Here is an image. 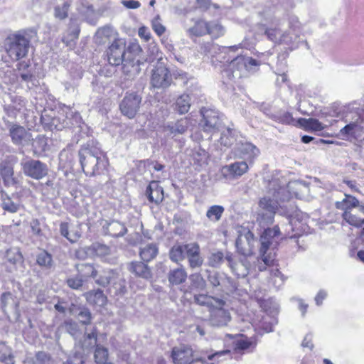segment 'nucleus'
Listing matches in <instances>:
<instances>
[{"label": "nucleus", "instance_id": "nucleus-43", "mask_svg": "<svg viewBox=\"0 0 364 364\" xmlns=\"http://www.w3.org/2000/svg\"><path fill=\"white\" fill-rule=\"evenodd\" d=\"M0 173L5 186H12L17 183L16 179L14 177L13 168L10 166H4L1 168Z\"/></svg>", "mask_w": 364, "mask_h": 364}, {"label": "nucleus", "instance_id": "nucleus-22", "mask_svg": "<svg viewBox=\"0 0 364 364\" xmlns=\"http://www.w3.org/2000/svg\"><path fill=\"white\" fill-rule=\"evenodd\" d=\"M102 230L105 234L116 237L124 235L127 231L125 225L117 220L105 221Z\"/></svg>", "mask_w": 364, "mask_h": 364}, {"label": "nucleus", "instance_id": "nucleus-18", "mask_svg": "<svg viewBox=\"0 0 364 364\" xmlns=\"http://www.w3.org/2000/svg\"><path fill=\"white\" fill-rule=\"evenodd\" d=\"M117 275L118 274L116 272L109 270L100 275L96 282L99 285L104 287L108 284H112L116 289V292L124 294L126 291L125 282L121 279H119V282H117Z\"/></svg>", "mask_w": 364, "mask_h": 364}, {"label": "nucleus", "instance_id": "nucleus-52", "mask_svg": "<svg viewBox=\"0 0 364 364\" xmlns=\"http://www.w3.org/2000/svg\"><path fill=\"white\" fill-rule=\"evenodd\" d=\"M274 121L285 124H294L295 120L291 114L288 112H280L270 116Z\"/></svg>", "mask_w": 364, "mask_h": 364}, {"label": "nucleus", "instance_id": "nucleus-9", "mask_svg": "<svg viewBox=\"0 0 364 364\" xmlns=\"http://www.w3.org/2000/svg\"><path fill=\"white\" fill-rule=\"evenodd\" d=\"M200 114L202 119L199 126L204 132L213 134L219 131L221 126V117L218 111L203 107L200 109Z\"/></svg>", "mask_w": 364, "mask_h": 364}, {"label": "nucleus", "instance_id": "nucleus-59", "mask_svg": "<svg viewBox=\"0 0 364 364\" xmlns=\"http://www.w3.org/2000/svg\"><path fill=\"white\" fill-rule=\"evenodd\" d=\"M271 279L273 285L277 289H279L284 283V278L281 272L277 269L271 270Z\"/></svg>", "mask_w": 364, "mask_h": 364}, {"label": "nucleus", "instance_id": "nucleus-61", "mask_svg": "<svg viewBox=\"0 0 364 364\" xmlns=\"http://www.w3.org/2000/svg\"><path fill=\"white\" fill-rule=\"evenodd\" d=\"M20 77L22 81L27 83V87L28 89H31L33 87L36 86L37 80L35 76L31 73L30 71L21 73Z\"/></svg>", "mask_w": 364, "mask_h": 364}, {"label": "nucleus", "instance_id": "nucleus-8", "mask_svg": "<svg viewBox=\"0 0 364 364\" xmlns=\"http://www.w3.org/2000/svg\"><path fill=\"white\" fill-rule=\"evenodd\" d=\"M29 49V41L24 35L18 33L10 36L7 38L6 50L13 61L24 58Z\"/></svg>", "mask_w": 364, "mask_h": 364}, {"label": "nucleus", "instance_id": "nucleus-34", "mask_svg": "<svg viewBox=\"0 0 364 364\" xmlns=\"http://www.w3.org/2000/svg\"><path fill=\"white\" fill-rule=\"evenodd\" d=\"M297 122L306 131L319 132L325 128V126L321 122L314 118H300Z\"/></svg>", "mask_w": 364, "mask_h": 364}, {"label": "nucleus", "instance_id": "nucleus-16", "mask_svg": "<svg viewBox=\"0 0 364 364\" xmlns=\"http://www.w3.org/2000/svg\"><path fill=\"white\" fill-rule=\"evenodd\" d=\"M81 122L82 118L80 114L69 109L65 114L63 113L59 114L57 117L53 119L52 124L57 129L61 130L64 128L80 127Z\"/></svg>", "mask_w": 364, "mask_h": 364}, {"label": "nucleus", "instance_id": "nucleus-42", "mask_svg": "<svg viewBox=\"0 0 364 364\" xmlns=\"http://www.w3.org/2000/svg\"><path fill=\"white\" fill-rule=\"evenodd\" d=\"M225 208L220 205H213L208 208L206 212V217L211 222L219 221L223 215Z\"/></svg>", "mask_w": 364, "mask_h": 364}, {"label": "nucleus", "instance_id": "nucleus-1", "mask_svg": "<svg viewBox=\"0 0 364 364\" xmlns=\"http://www.w3.org/2000/svg\"><path fill=\"white\" fill-rule=\"evenodd\" d=\"M267 196L259 200V211L257 221L262 227L274 222L276 210L280 202L289 200L291 198H302L308 192L309 186L301 181H293L287 183L284 178L274 177L269 182Z\"/></svg>", "mask_w": 364, "mask_h": 364}, {"label": "nucleus", "instance_id": "nucleus-56", "mask_svg": "<svg viewBox=\"0 0 364 364\" xmlns=\"http://www.w3.org/2000/svg\"><path fill=\"white\" fill-rule=\"evenodd\" d=\"M253 344L252 341L247 337H240L234 342L235 348L237 350H245L249 349Z\"/></svg>", "mask_w": 364, "mask_h": 364}, {"label": "nucleus", "instance_id": "nucleus-45", "mask_svg": "<svg viewBox=\"0 0 364 364\" xmlns=\"http://www.w3.org/2000/svg\"><path fill=\"white\" fill-rule=\"evenodd\" d=\"M161 60L162 53L159 50L158 46L154 42L150 43L148 48V58L146 60L149 63L157 60L159 63Z\"/></svg>", "mask_w": 364, "mask_h": 364}, {"label": "nucleus", "instance_id": "nucleus-54", "mask_svg": "<svg viewBox=\"0 0 364 364\" xmlns=\"http://www.w3.org/2000/svg\"><path fill=\"white\" fill-rule=\"evenodd\" d=\"M36 262L39 266L48 268L52 264V256L48 252L42 251L37 255Z\"/></svg>", "mask_w": 364, "mask_h": 364}, {"label": "nucleus", "instance_id": "nucleus-7", "mask_svg": "<svg viewBox=\"0 0 364 364\" xmlns=\"http://www.w3.org/2000/svg\"><path fill=\"white\" fill-rule=\"evenodd\" d=\"M336 207L343 210V218L349 225L357 228L364 225V205H360L356 198L345 194V198L337 201Z\"/></svg>", "mask_w": 364, "mask_h": 364}, {"label": "nucleus", "instance_id": "nucleus-40", "mask_svg": "<svg viewBox=\"0 0 364 364\" xmlns=\"http://www.w3.org/2000/svg\"><path fill=\"white\" fill-rule=\"evenodd\" d=\"M186 278L187 274L182 268H177L171 270L168 273V281L173 285H178L183 283Z\"/></svg>", "mask_w": 364, "mask_h": 364}, {"label": "nucleus", "instance_id": "nucleus-58", "mask_svg": "<svg viewBox=\"0 0 364 364\" xmlns=\"http://www.w3.org/2000/svg\"><path fill=\"white\" fill-rule=\"evenodd\" d=\"M151 27L156 34L159 36H162L166 31V27L162 24L159 15H157L152 19Z\"/></svg>", "mask_w": 364, "mask_h": 364}, {"label": "nucleus", "instance_id": "nucleus-49", "mask_svg": "<svg viewBox=\"0 0 364 364\" xmlns=\"http://www.w3.org/2000/svg\"><path fill=\"white\" fill-rule=\"evenodd\" d=\"M97 345V332L96 329L94 328L92 332L88 333L85 335L84 340L81 343V346L82 349H90L92 348Z\"/></svg>", "mask_w": 364, "mask_h": 364}, {"label": "nucleus", "instance_id": "nucleus-64", "mask_svg": "<svg viewBox=\"0 0 364 364\" xmlns=\"http://www.w3.org/2000/svg\"><path fill=\"white\" fill-rule=\"evenodd\" d=\"M50 359L45 352H38L36 355L33 364H49Z\"/></svg>", "mask_w": 364, "mask_h": 364}, {"label": "nucleus", "instance_id": "nucleus-28", "mask_svg": "<svg viewBox=\"0 0 364 364\" xmlns=\"http://www.w3.org/2000/svg\"><path fill=\"white\" fill-rule=\"evenodd\" d=\"M149 200L151 203L159 204L164 199L163 188L155 181L150 183L146 191Z\"/></svg>", "mask_w": 364, "mask_h": 364}, {"label": "nucleus", "instance_id": "nucleus-26", "mask_svg": "<svg viewBox=\"0 0 364 364\" xmlns=\"http://www.w3.org/2000/svg\"><path fill=\"white\" fill-rule=\"evenodd\" d=\"M6 259L12 266L13 269H17L18 267L22 266L23 263V257L21 252L17 247H11L6 252Z\"/></svg>", "mask_w": 364, "mask_h": 364}, {"label": "nucleus", "instance_id": "nucleus-35", "mask_svg": "<svg viewBox=\"0 0 364 364\" xmlns=\"http://www.w3.org/2000/svg\"><path fill=\"white\" fill-rule=\"evenodd\" d=\"M191 97L187 93H183L177 97L175 103V109L181 114L187 113L191 107Z\"/></svg>", "mask_w": 364, "mask_h": 364}, {"label": "nucleus", "instance_id": "nucleus-10", "mask_svg": "<svg viewBox=\"0 0 364 364\" xmlns=\"http://www.w3.org/2000/svg\"><path fill=\"white\" fill-rule=\"evenodd\" d=\"M172 82V74L168 68L161 62L157 65L151 71V84L156 88H166Z\"/></svg>", "mask_w": 364, "mask_h": 364}, {"label": "nucleus", "instance_id": "nucleus-46", "mask_svg": "<svg viewBox=\"0 0 364 364\" xmlns=\"http://www.w3.org/2000/svg\"><path fill=\"white\" fill-rule=\"evenodd\" d=\"M225 33L224 27L218 22H209L208 28V34L210 35L213 38H218L223 36Z\"/></svg>", "mask_w": 364, "mask_h": 364}, {"label": "nucleus", "instance_id": "nucleus-55", "mask_svg": "<svg viewBox=\"0 0 364 364\" xmlns=\"http://www.w3.org/2000/svg\"><path fill=\"white\" fill-rule=\"evenodd\" d=\"M108 358V350L106 348H104L100 346H96V348L95 350V359L96 363H107V360Z\"/></svg>", "mask_w": 364, "mask_h": 364}, {"label": "nucleus", "instance_id": "nucleus-5", "mask_svg": "<svg viewBox=\"0 0 364 364\" xmlns=\"http://www.w3.org/2000/svg\"><path fill=\"white\" fill-rule=\"evenodd\" d=\"M221 63H229L228 68L223 73L230 79H240L246 75L247 73H253L259 70V66L264 63L262 60H257L252 57L238 55L229 62L221 61Z\"/></svg>", "mask_w": 364, "mask_h": 364}, {"label": "nucleus", "instance_id": "nucleus-63", "mask_svg": "<svg viewBox=\"0 0 364 364\" xmlns=\"http://www.w3.org/2000/svg\"><path fill=\"white\" fill-rule=\"evenodd\" d=\"M63 364H84L83 356L80 353L75 352L70 355Z\"/></svg>", "mask_w": 364, "mask_h": 364}, {"label": "nucleus", "instance_id": "nucleus-13", "mask_svg": "<svg viewBox=\"0 0 364 364\" xmlns=\"http://www.w3.org/2000/svg\"><path fill=\"white\" fill-rule=\"evenodd\" d=\"M125 54V42L123 39H114L107 50V60L110 65H119L124 63Z\"/></svg>", "mask_w": 364, "mask_h": 364}, {"label": "nucleus", "instance_id": "nucleus-25", "mask_svg": "<svg viewBox=\"0 0 364 364\" xmlns=\"http://www.w3.org/2000/svg\"><path fill=\"white\" fill-rule=\"evenodd\" d=\"M128 269L136 276L143 279H150L151 277V272L146 264L143 262L134 261L128 264Z\"/></svg>", "mask_w": 364, "mask_h": 364}, {"label": "nucleus", "instance_id": "nucleus-11", "mask_svg": "<svg viewBox=\"0 0 364 364\" xmlns=\"http://www.w3.org/2000/svg\"><path fill=\"white\" fill-rule=\"evenodd\" d=\"M355 121L346 124L340 130L339 134L343 139H358L363 136L364 140V117H360L358 113L355 114Z\"/></svg>", "mask_w": 364, "mask_h": 364}, {"label": "nucleus", "instance_id": "nucleus-51", "mask_svg": "<svg viewBox=\"0 0 364 364\" xmlns=\"http://www.w3.org/2000/svg\"><path fill=\"white\" fill-rule=\"evenodd\" d=\"M277 65L279 68H278L275 72V73L277 75L276 84L277 85H281L282 84L286 83L288 81L287 75L284 73V68H286V61L284 60V58L282 61H279V60L277 62Z\"/></svg>", "mask_w": 364, "mask_h": 364}, {"label": "nucleus", "instance_id": "nucleus-32", "mask_svg": "<svg viewBox=\"0 0 364 364\" xmlns=\"http://www.w3.org/2000/svg\"><path fill=\"white\" fill-rule=\"evenodd\" d=\"M87 301L92 305L103 306L107 303V297L103 291L98 289L97 291H90L85 294Z\"/></svg>", "mask_w": 364, "mask_h": 364}, {"label": "nucleus", "instance_id": "nucleus-4", "mask_svg": "<svg viewBox=\"0 0 364 364\" xmlns=\"http://www.w3.org/2000/svg\"><path fill=\"white\" fill-rule=\"evenodd\" d=\"M257 240L255 238L253 233L248 230L244 234L239 235L235 242L237 250L243 255L237 261H235L232 255L228 253L225 259L228 262L232 272L238 277H245L251 271L250 261L246 256L250 255L254 250L255 243Z\"/></svg>", "mask_w": 364, "mask_h": 364}, {"label": "nucleus", "instance_id": "nucleus-14", "mask_svg": "<svg viewBox=\"0 0 364 364\" xmlns=\"http://www.w3.org/2000/svg\"><path fill=\"white\" fill-rule=\"evenodd\" d=\"M141 102V97L136 93H127L120 103V110L124 115L132 119L139 111Z\"/></svg>", "mask_w": 364, "mask_h": 364}, {"label": "nucleus", "instance_id": "nucleus-6", "mask_svg": "<svg viewBox=\"0 0 364 364\" xmlns=\"http://www.w3.org/2000/svg\"><path fill=\"white\" fill-rule=\"evenodd\" d=\"M260 237V248L259 253L261 258H256L253 262L254 264L252 269H257L259 272H262L267 269V267H271L274 264V255L271 254L266 255L267 250L269 249L270 245L272 244V240L274 237L279 235L280 229L278 225H275L273 228H265Z\"/></svg>", "mask_w": 364, "mask_h": 364}, {"label": "nucleus", "instance_id": "nucleus-19", "mask_svg": "<svg viewBox=\"0 0 364 364\" xmlns=\"http://www.w3.org/2000/svg\"><path fill=\"white\" fill-rule=\"evenodd\" d=\"M208 280L213 287H219L223 291L233 287L232 279L223 272H208Z\"/></svg>", "mask_w": 364, "mask_h": 364}, {"label": "nucleus", "instance_id": "nucleus-53", "mask_svg": "<svg viewBox=\"0 0 364 364\" xmlns=\"http://www.w3.org/2000/svg\"><path fill=\"white\" fill-rule=\"evenodd\" d=\"M77 268L79 272V274L83 278L90 277H95L96 276L97 272L93 265L90 264H81L77 265Z\"/></svg>", "mask_w": 364, "mask_h": 364}, {"label": "nucleus", "instance_id": "nucleus-47", "mask_svg": "<svg viewBox=\"0 0 364 364\" xmlns=\"http://www.w3.org/2000/svg\"><path fill=\"white\" fill-rule=\"evenodd\" d=\"M172 76L176 80L181 81L183 85H188V82L193 85L195 82V79L189 75L187 73L182 70L176 69L172 72Z\"/></svg>", "mask_w": 364, "mask_h": 364}, {"label": "nucleus", "instance_id": "nucleus-39", "mask_svg": "<svg viewBox=\"0 0 364 364\" xmlns=\"http://www.w3.org/2000/svg\"><path fill=\"white\" fill-rule=\"evenodd\" d=\"M117 32L115 30L109 26H106L99 28L96 32V38L99 41L100 43H105L106 40H109L112 38L117 39L115 36Z\"/></svg>", "mask_w": 364, "mask_h": 364}, {"label": "nucleus", "instance_id": "nucleus-24", "mask_svg": "<svg viewBox=\"0 0 364 364\" xmlns=\"http://www.w3.org/2000/svg\"><path fill=\"white\" fill-rule=\"evenodd\" d=\"M239 48H240L239 45H237V46L235 45L233 46L227 47V48L226 47L221 48L220 46H219L217 44H215L213 43H208L204 45L203 51L206 55H210L213 58L215 57L217 60H220V59L222 58L221 55L223 53H225V51L227 50L234 51Z\"/></svg>", "mask_w": 364, "mask_h": 364}, {"label": "nucleus", "instance_id": "nucleus-2", "mask_svg": "<svg viewBox=\"0 0 364 364\" xmlns=\"http://www.w3.org/2000/svg\"><path fill=\"white\" fill-rule=\"evenodd\" d=\"M301 28L299 18L295 16H289L287 28H282L277 19H271L269 24L262 23L257 26L258 31L264 33L268 40L289 50L296 49L301 43Z\"/></svg>", "mask_w": 364, "mask_h": 364}, {"label": "nucleus", "instance_id": "nucleus-41", "mask_svg": "<svg viewBox=\"0 0 364 364\" xmlns=\"http://www.w3.org/2000/svg\"><path fill=\"white\" fill-rule=\"evenodd\" d=\"M0 362L4 364H14L12 349L6 343H0Z\"/></svg>", "mask_w": 364, "mask_h": 364}, {"label": "nucleus", "instance_id": "nucleus-38", "mask_svg": "<svg viewBox=\"0 0 364 364\" xmlns=\"http://www.w3.org/2000/svg\"><path fill=\"white\" fill-rule=\"evenodd\" d=\"M10 135L14 144H21L27 138L28 134L23 127L14 125L10 129Z\"/></svg>", "mask_w": 364, "mask_h": 364}, {"label": "nucleus", "instance_id": "nucleus-62", "mask_svg": "<svg viewBox=\"0 0 364 364\" xmlns=\"http://www.w3.org/2000/svg\"><path fill=\"white\" fill-rule=\"evenodd\" d=\"M84 281V278L78 274L75 277L68 278L66 282L69 287L73 289H78L82 286Z\"/></svg>", "mask_w": 364, "mask_h": 364}, {"label": "nucleus", "instance_id": "nucleus-60", "mask_svg": "<svg viewBox=\"0 0 364 364\" xmlns=\"http://www.w3.org/2000/svg\"><path fill=\"white\" fill-rule=\"evenodd\" d=\"M70 4L68 1H63L62 6L57 5L55 7V16L59 19H64L68 16Z\"/></svg>", "mask_w": 364, "mask_h": 364}, {"label": "nucleus", "instance_id": "nucleus-33", "mask_svg": "<svg viewBox=\"0 0 364 364\" xmlns=\"http://www.w3.org/2000/svg\"><path fill=\"white\" fill-rule=\"evenodd\" d=\"M79 18L88 22L89 23H95V11L92 5L86 2L82 3L77 8Z\"/></svg>", "mask_w": 364, "mask_h": 364}, {"label": "nucleus", "instance_id": "nucleus-29", "mask_svg": "<svg viewBox=\"0 0 364 364\" xmlns=\"http://www.w3.org/2000/svg\"><path fill=\"white\" fill-rule=\"evenodd\" d=\"M194 301L196 304L201 306L209 307L210 310L213 306H218L224 304V299L211 296L207 294H198L194 296Z\"/></svg>", "mask_w": 364, "mask_h": 364}, {"label": "nucleus", "instance_id": "nucleus-27", "mask_svg": "<svg viewBox=\"0 0 364 364\" xmlns=\"http://www.w3.org/2000/svg\"><path fill=\"white\" fill-rule=\"evenodd\" d=\"M80 31V30L78 19L71 18L68 28L62 37L63 42L68 46L70 42L76 40L78 38Z\"/></svg>", "mask_w": 364, "mask_h": 364}, {"label": "nucleus", "instance_id": "nucleus-15", "mask_svg": "<svg viewBox=\"0 0 364 364\" xmlns=\"http://www.w3.org/2000/svg\"><path fill=\"white\" fill-rule=\"evenodd\" d=\"M24 174L36 180L45 177L48 173L46 164L39 160L30 159L21 163Z\"/></svg>", "mask_w": 364, "mask_h": 364}, {"label": "nucleus", "instance_id": "nucleus-3", "mask_svg": "<svg viewBox=\"0 0 364 364\" xmlns=\"http://www.w3.org/2000/svg\"><path fill=\"white\" fill-rule=\"evenodd\" d=\"M79 158L83 172L90 176L105 173L109 164L100 144L94 140L89 141L80 149Z\"/></svg>", "mask_w": 364, "mask_h": 364}, {"label": "nucleus", "instance_id": "nucleus-12", "mask_svg": "<svg viewBox=\"0 0 364 364\" xmlns=\"http://www.w3.org/2000/svg\"><path fill=\"white\" fill-rule=\"evenodd\" d=\"M235 156L247 160L250 164L253 163L260 154L259 149L251 142L240 141L234 148Z\"/></svg>", "mask_w": 364, "mask_h": 364}, {"label": "nucleus", "instance_id": "nucleus-36", "mask_svg": "<svg viewBox=\"0 0 364 364\" xmlns=\"http://www.w3.org/2000/svg\"><path fill=\"white\" fill-rule=\"evenodd\" d=\"M208 23L203 19L194 21V25L188 31L191 36H202L208 33Z\"/></svg>", "mask_w": 364, "mask_h": 364}, {"label": "nucleus", "instance_id": "nucleus-37", "mask_svg": "<svg viewBox=\"0 0 364 364\" xmlns=\"http://www.w3.org/2000/svg\"><path fill=\"white\" fill-rule=\"evenodd\" d=\"M1 208L11 213H15L18 211L20 205L14 203L10 196L4 191L1 193Z\"/></svg>", "mask_w": 364, "mask_h": 364}, {"label": "nucleus", "instance_id": "nucleus-20", "mask_svg": "<svg viewBox=\"0 0 364 364\" xmlns=\"http://www.w3.org/2000/svg\"><path fill=\"white\" fill-rule=\"evenodd\" d=\"M247 161H236L230 165H225L221 168V174L225 178H236L242 176L248 171Z\"/></svg>", "mask_w": 364, "mask_h": 364}, {"label": "nucleus", "instance_id": "nucleus-44", "mask_svg": "<svg viewBox=\"0 0 364 364\" xmlns=\"http://www.w3.org/2000/svg\"><path fill=\"white\" fill-rule=\"evenodd\" d=\"M90 250L95 255L102 258H105L112 252L110 247L100 242L93 243L90 247Z\"/></svg>", "mask_w": 364, "mask_h": 364}, {"label": "nucleus", "instance_id": "nucleus-30", "mask_svg": "<svg viewBox=\"0 0 364 364\" xmlns=\"http://www.w3.org/2000/svg\"><path fill=\"white\" fill-rule=\"evenodd\" d=\"M11 105L4 106V110L9 116L15 117L26 106V100L20 96H10Z\"/></svg>", "mask_w": 364, "mask_h": 364}, {"label": "nucleus", "instance_id": "nucleus-50", "mask_svg": "<svg viewBox=\"0 0 364 364\" xmlns=\"http://www.w3.org/2000/svg\"><path fill=\"white\" fill-rule=\"evenodd\" d=\"M169 257L174 262H178L184 258V247L181 245H173L169 252Z\"/></svg>", "mask_w": 364, "mask_h": 364}, {"label": "nucleus", "instance_id": "nucleus-31", "mask_svg": "<svg viewBox=\"0 0 364 364\" xmlns=\"http://www.w3.org/2000/svg\"><path fill=\"white\" fill-rule=\"evenodd\" d=\"M159 253V247L156 243H150L140 247L139 255L144 262L154 259Z\"/></svg>", "mask_w": 364, "mask_h": 364}, {"label": "nucleus", "instance_id": "nucleus-17", "mask_svg": "<svg viewBox=\"0 0 364 364\" xmlns=\"http://www.w3.org/2000/svg\"><path fill=\"white\" fill-rule=\"evenodd\" d=\"M210 322L214 326H225L231 320L230 313L225 300H224L223 305L213 306L210 310Z\"/></svg>", "mask_w": 364, "mask_h": 364}, {"label": "nucleus", "instance_id": "nucleus-23", "mask_svg": "<svg viewBox=\"0 0 364 364\" xmlns=\"http://www.w3.org/2000/svg\"><path fill=\"white\" fill-rule=\"evenodd\" d=\"M190 126V120L183 117L175 122L168 124L165 127V131L168 133L169 135L173 137L184 134Z\"/></svg>", "mask_w": 364, "mask_h": 364}, {"label": "nucleus", "instance_id": "nucleus-57", "mask_svg": "<svg viewBox=\"0 0 364 364\" xmlns=\"http://www.w3.org/2000/svg\"><path fill=\"white\" fill-rule=\"evenodd\" d=\"M193 159L196 163H197L199 166H201L207 164L208 154L205 151V150L200 148L193 152Z\"/></svg>", "mask_w": 364, "mask_h": 364}, {"label": "nucleus", "instance_id": "nucleus-48", "mask_svg": "<svg viewBox=\"0 0 364 364\" xmlns=\"http://www.w3.org/2000/svg\"><path fill=\"white\" fill-rule=\"evenodd\" d=\"M235 130L230 129V127L226 128L221 133L220 138V142L225 146H231L235 141Z\"/></svg>", "mask_w": 364, "mask_h": 364}, {"label": "nucleus", "instance_id": "nucleus-21", "mask_svg": "<svg viewBox=\"0 0 364 364\" xmlns=\"http://www.w3.org/2000/svg\"><path fill=\"white\" fill-rule=\"evenodd\" d=\"M171 358L175 364H188L193 358V350L186 345H181L172 349Z\"/></svg>", "mask_w": 364, "mask_h": 364}]
</instances>
